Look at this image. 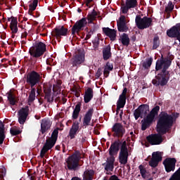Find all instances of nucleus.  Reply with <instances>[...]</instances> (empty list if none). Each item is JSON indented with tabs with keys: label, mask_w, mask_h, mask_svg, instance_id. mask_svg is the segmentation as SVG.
Segmentation results:
<instances>
[{
	"label": "nucleus",
	"mask_w": 180,
	"mask_h": 180,
	"mask_svg": "<svg viewBox=\"0 0 180 180\" xmlns=\"http://www.w3.org/2000/svg\"><path fill=\"white\" fill-rule=\"evenodd\" d=\"M174 9V4L169 1L167 4V6L165 8V11L168 13L171 12Z\"/></svg>",
	"instance_id": "obj_45"
},
{
	"label": "nucleus",
	"mask_w": 180,
	"mask_h": 180,
	"mask_svg": "<svg viewBox=\"0 0 180 180\" xmlns=\"http://www.w3.org/2000/svg\"><path fill=\"white\" fill-rule=\"evenodd\" d=\"M46 52V44L39 41L37 42L34 46L30 49V54L32 57L37 58L41 57Z\"/></svg>",
	"instance_id": "obj_5"
},
{
	"label": "nucleus",
	"mask_w": 180,
	"mask_h": 180,
	"mask_svg": "<svg viewBox=\"0 0 180 180\" xmlns=\"http://www.w3.org/2000/svg\"><path fill=\"white\" fill-rule=\"evenodd\" d=\"M176 162V160H175V158H167L163 162L166 172H171V171H174L175 169Z\"/></svg>",
	"instance_id": "obj_16"
},
{
	"label": "nucleus",
	"mask_w": 180,
	"mask_h": 180,
	"mask_svg": "<svg viewBox=\"0 0 180 180\" xmlns=\"http://www.w3.org/2000/svg\"><path fill=\"white\" fill-rule=\"evenodd\" d=\"M139 169H140L141 176H143L144 179H146V178H147V176H148L149 174H148V172H147V170H146V169H144V167H143V165L139 166Z\"/></svg>",
	"instance_id": "obj_38"
},
{
	"label": "nucleus",
	"mask_w": 180,
	"mask_h": 180,
	"mask_svg": "<svg viewBox=\"0 0 180 180\" xmlns=\"http://www.w3.org/2000/svg\"><path fill=\"white\" fill-rule=\"evenodd\" d=\"M137 6V0H127L125 4L121 7V12L122 13H127L129 9H133Z\"/></svg>",
	"instance_id": "obj_15"
},
{
	"label": "nucleus",
	"mask_w": 180,
	"mask_h": 180,
	"mask_svg": "<svg viewBox=\"0 0 180 180\" xmlns=\"http://www.w3.org/2000/svg\"><path fill=\"white\" fill-rule=\"evenodd\" d=\"M158 161L155 160V156H153V158H152L151 160L149 162V165H150L153 168H155L157 165H158Z\"/></svg>",
	"instance_id": "obj_40"
},
{
	"label": "nucleus",
	"mask_w": 180,
	"mask_h": 180,
	"mask_svg": "<svg viewBox=\"0 0 180 180\" xmlns=\"http://www.w3.org/2000/svg\"><path fill=\"white\" fill-rule=\"evenodd\" d=\"M147 140L152 146H157L162 143V136L160 134H153L148 136Z\"/></svg>",
	"instance_id": "obj_19"
},
{
	"label": "nucleus",
	"mask_w": 180,
	"mask_h": 180,
	"mask_svg": "<svg viewBox=\"0 0 180 180\" xmlns=\"http://www.w3.org/2000/svg\"><path fill=\"white\" fill-rule=\"evenodd\" d=\"M127 94V89L124 88L122 91L121 95H120L119 99L117 102V113H119V110L122 109V108H124V105H126V95Z\"/></svg>",
	"instance_id": "obj_14"
},
{
	"label": "nucleus",
	"mask_w": 180,
	"mask_h": 180,
	"mask_svg": "<svg viewBox=\"0 0 180 180\" xmlns=\"http://www.w3.org/2000/svg\"><path fill=\"white\" fill-rule=\"evenodd\" d=\"M98 15V13H96V11H93V12L89 13L87 15V20L88 23H92L95 19H96V16Z\"/></svg>",
	"instance_id": "obj_33"
},
{
	"label": "nucleus",
	"mask_w": 180,
	"mask_h": 180,
	"mask_svg": "<svg viewBox=\"0 0 180 180\" xmlns=\"http://www.w3.org/2000/svg\"><path fill=\"white\" fill-rule=\"evenodd\" d=\"M94 98V91L92 89L89 88L86 90L85 94H84V102L85 103H88L91 99Z\"/></svg>",
	"instance_id": "obj_27"
},
{
	"label": "nucleus",
	"mask_w": 180,
	"mask_h": 180,
	"mask_svg": "<svg viewBox=\"0 0 180 180\" xmlns=\"http://www.w3.org/2000/svg\"><path fill=\"white\" fill-rule=\"evenodd\" d=\"M4 124L2 122H0V144L4 143V140H5V134H4Z\"/></svg>",
	"instance_id": "obj_35"
},
{
	"label": "nucleus",
	"mask_w": 180,
	"mask_h": 180,
	"mask_svg": "<svg viewBox=\"0 0 180 180\" xmlns=\"http://www.w3.org/2000/svg\"><path fill=\"white\" fill-rule=\"evenodd\" d=\"M36 98V89H32L30 94L29 101H33Z\"/></svg>",
	"instance_id": "obj_41"
},
{
	"label": "nucleus",
	"mask_w": 180,
	"mask_h": 180,
	"mask_svg": "<svg viewBox=\"0 0 180 180\" xmlns=\"http://www.w3.org/2000/svg\"><path fill=\"white\" fill-rule=\"evenodd\" d=\"M113 70V65L110 63H107L104 67V75L105 77H108L110 71Z\"/></svg>",
	"instance_id": "obj_31"
},
{
	"label": "nucleus",
	"mask_w": 180,
	"mask_h": 180,
	"mask_svg": "<svg viewBox=\"0 0 180 180\" xmlns=\"http://www.w3.org/2000/svg\"><path fill=\"white\" fill-rule=\"evenodd\" d=\"M121 41L124 46H129V43H130V39H129V36L126 34H123L121 36Z\"/></svg>",
	"instance_id": "obj_34"
},
{
	"label": "nucleus",
	"mask_w": 180,
	"mask_h": 180,
	"mask_svg": "<svg viewBox=\"0 0 180 180\" xmlns=\"http://www.w3.org/2000/svg\"><path fill=\"white\" fill-rule=\"evenodd\" d=\"M85 61V54L81 52L77 53L72 58V64L74 66L77 67V65H79L82 64Z\"/></svg>",
	"instance_id": "obj_20"
},
{
	"label": "nucleus",
	"mask_w": 180,
	"mask_h": 180,
	"mask_svg": "<svg viewBox=\"0 0 180 180\" xmlns=\"http://www.w3.org/2000/svg\"><path fill=\"white\" fill-rule=\"evenodd\" d=\"M169 78V73H168V72H162V74H158L156 76V79H153L152 82L153 85H161L162 86H164V85H167Z\"/></svg>",
	"instance_id": "obj_7"
},
{
	"label": "nucleus",
	"mask_w": 180,
	"mask_h": 180,
	"mask_svg": "<svg viewBox=\"0 0 180 180\" xmlns=\"http://www.w3.org/2000/svg\"><path fill=\"white\" fill-rule=\"evenodd\" d=\"M130 134L132 135V134H133V131H131V132H130Z\"/></svg>",
	"instance_id": "obj_51"
},
{
	"label": "nucleus",
	"mask_w": 180,
	"mask_h": 180,
	"mask_svg": "<svg viewBox=\"0 0 180 180\" xmlns=\"http://www.w3.org/2000/svg\"><path fill=\"white\" fill-rule=\"evenodd\" d=\"M117 151H119V143L115 142L111 145L109 152L110 157L107 159L106 162L104 164L105 165V171H113V165L115 164V157L113 155H116Z\"/></svg>",
	"instance_id": "obj_3"
},
{
	"label": "nucleus",
	"mask_w": 180,
	"mask_h": 180,
	"mask_svg": "<svg viewBox=\"0 0 180 180\" xmlns=\"http://www.w3.org/2000/svg\"><path fill=\"white\" fill-rule=\"evenodd\" d=\"M87 23L86 18H83L77 21L72 27V34H78L81 30H84V27L86 26Z\"/></svg>",
	"instance_id": "obj_11"
},
{
	"label": "nucleus",
	"mask_w": 180,
	"mask_h": 180,
	"mask_svg": "<svg viewBox=\"0 0 180 180\" xmlns=\"http://www.w3.org/2000/svg\"><path fill=\"white\" fill-rule=\"evenodd\" d=\"M169 65H171V61L169 60L161 58L156 62L155 70L156 71H160V70L162 72H168L167 70H168Z\"/></svg>",
	"instance_id": "obj_9"
},
{
	"label": "nucleus",
	"mask_w": 180,
	"mask_h": 180,
	"mask_svg": "<svg viewBox=\"0 0 180 180\" xmlns=\"http://www.w3.org/2000/svg\"><path fill=\"white\" fill-rule=\"evenodd\" d=\"M11 134H12V136H16L17 134H19V133H20V131L19 130L15 129H11L10 130Z\"/></svg>",
	"instance_id": "obj_46"
},
{
	"label": "nucleus",
	"mask_w": 180,
	"mask_h": 180,
	"mask_svg": "<svg viewBox=\"0 0 180 180\" xmlns=\"http://www.w3.org/2000/svg\"><path fill=\"white\" fill-rule=\"evenodd\" d=\"M127 158H129V150L126 146V142H124L119 154V161L120 164H123L124 165L127 164Z\"/></svg>",
	"instance_id": "obj_10"
},
{
	"label": "nucleus",
	"mask_w": 180,
	"mask_h": 180,
	"mask_svg": "<svg viewBox=\"0 0 180 180\" xmlns=\"http://www.w3.org/2000/svg\"><path fill=\"white\" fill-rule=\"evenodd\" d=\"M155 157V160L158 161L160 162L161 160H162V154L161 152H154L152 154V158H154Z\"/></svg>",
	"instance_id": "obj_36"
},
{
	"label": "nucleus",
	"mask_w": 180,
	"mask_h": 180,
	"mask_svg": "<svg viewBox=\"0 0 180 180\" xmlns=\"http://www.w3.org/2000/svg\"><path fill=\"white\" fill-rule=\"evenodd\" d=\"M112 131H114L115 134L117 136V137H122V136L126 133V129H124L123 125L120 123H117L112 127Z\"/></svg>",
	"instance_id": "obj_21"
},
{
	"label": "nucleus",
	"mask_w": 180,
	"mask_h": 180,
	"mask_svg": "<svg viewBox=\"0 0 180 180\" xmlns=\"http://www.w3.org/2000/svg\"><path fill=\"white\" fill-rule=\"evenodd\" d=\"M27 82L33 88L36 84L40 82V75L34 71L31 72L27 75Z\"/></svg>",
	"instance_id": "obj_12"
},
{
	"label": "nucleus",
	"mask_w": 180,
	"mask_h": 180,
	"mask_svg": "<svg viewBox=\"0 0 180 180\" xmlns=\"http://www.w3.org/2000/svg\"><path fill=\"white\" fill-rule=\"evenodd\" d=\"M81 110V107L79 106V105H76L75 108L73 111L72 113V117L73 119H77L78 118V115H79V112Z\"/></svg>",
	"instance_id": "obj_37"
},
{
	"label": "nucleus",
	"mask_w": 180,
	"mask_h": 180,
	"mask_svg": "<svg viewBox=\"0 0 180 180\" xmlns=\"http://www.w3.org/2000/svg\"><path fill=\"white\" fill-rule=\"evenodd\" d=\"M71 180H81V179L78 177H73Z\"/></svg>",
	"instance_id": "obj_49"
},
{
	"label": "nucleus",
	"mask_w": 180,
	"mask_h": 180,
	"mask_svg": "<svg viewBox=\"0 0 180 180\" xmlns=\"http://www.w3.org/2000/svg\"><path fill=\"white\" fill-rule=\"evenodd\" d=\"M27 116H29V108L26 107L18 111V122L20 124H23L26 122Z\"/></svg>",
	"instance_id": "obj_18"
},
{
	"label": "nucleus",
	"mask_w": 180,
	"mask_h": 180,
	"mask_svg": "<svg viewBox=\"0 0 180 180\" xmlns=\"http://www.w3.org/2000/svg\"><path fill=\"white\" fill-rule=\"evenodd\" d=\"M10 27L12 33H18V18L15 17L11 18Z\"/></svg>",
	"instance_id": "obj_29"
},
{
	"label": "nucleus",
	"mask_w": 180,
	"mask_h": 180,
	"mask_svg": "<svg viewBox=\"0 0 180 180\" xmlns=\"http://www.w3.org/2000/svg\"><path fill=\"white\" fill-rule=\"evenodd\" d=\"M93 175H94V170L87 169L84 173L83 180H92Z\"/></svg>",
	"instance_id": "obj_32"
},
{
	"label": "nucleus",
	"mask_w": 180,
	"mask_h": 180,
	"mask_svg": "<svg viewBox=\"0 0 180 180\" xmlns=\"http://www.w3.org/2000/svg\"><path fill=\"white\" fill-rule=\"evenodd\" d=\"M112 56L110 53V46L105 47L103 51V57L104 60H109Z\"/></svg>",
	"instance_id": "obj_30"
},
{
	"label": "nucleus",
	"mask_w": 180,
	"mask_h": 180,
	"mask_svg": "<svg viewBox=\"0 0 180 180\" xmlns=\"http://www.w3.org/2000/svg\"><path fill=\"white\" fill-rule=\"evenodd\" d=\"M8 99L11 103V105H15L16 101L15 100V97L12 94V93L8 94Z\"/></svg>",
	"instance_id": "obj_43"
},
{
	"label": "nucleus",
	"mask_w": 180,
	"mask_h": 180,
	"mask_svg": "<svg viewBox=\"0 0 180 180\" xmlns=\"http://www.w3.org/2000/svg\"><path fill=\"white\" fill-rule=\"evenodd\" d=\"M158 46H160V38L158 37H155L153 39V49H158Z\"/></svg>",
	"instance_id": "obj_42"
},
{
	"label": "nucleus",
	"mask_w": 180,
	"mask_h": 180,
	"mask_svg": "<svg viewBox=\"0 0 180 180\" xmlns=\"http://www.w3.org/2000/svg\"><path fill=\"white\" fill-rule=\"evenodd\" d=\"M135 22L138 29H141V30H143L151 26V22H153V20H151L150 18H141L140 17V15H137L136 17Z\"/></svg>",
	"instance_id": "obj_6"
},
{
	"label": "nucleus",
	"mask_w": 180,
	"mask_h": 180,
	"mask_svg": "<svg viewBox=\"0 0 180 180\" xmlns=\"http://www.w3.org/2000/svg\"><path fill=\"white\" fill-rule=\"evenodd\" d=\"M103 32L106 36H108L110 37V40L113 41L116 39V31L115 30H112L109 27L103 28Z\"/></svg>",
	"instance_id": "obj_26"
},
{
	"label": "nucleus",
	"mask_w": 180,
	"mask_h": 180,
	"mask_svg": "<svg viewBox=\"0 0 180 180\" xmlns=\"http://www.w3.org/2000/svg\"><path fill=\"white\" fill-rule=\"evenodd\" d=\"M89 37H90L89 36H88V35L86 36V39H89Z\"/></svg>",
	"instance_id": "obj_50"
},
{
	"label": "nucleus",
	"mask_w": 180,
	"mask_h": 180,
	"mask_svg": "<svg viewBox=\"0 0 180 180\" xmlns=\"http://www.w3.org/2000/svg\"><path fill=\"white\" fill-rule=\"evenodd\" d=\"M67 32H68V30L66 28H64L63 26L57 27L52 32V36H55L56 37H61V36H67Z\"/></svg>",
	"instance_id": "obj_23"
},
{
	"label": "nucleus",
	"mask_w": 180,
	"mask_h": 180,
	"mask_svg": "<svg viewBox=\"0 0 180 180\" xmlns=\"http://www.w3.org/2000/svg\"><path fill=\"white\" fill-rule=\"evenodd\" d=\"M27 116H29V108L26 107L18 111V122L20 124H23L26 122Z\"/></svg>",
	"instance_id": "obj_17"
},
{
	"label": "nucleus",
	"mask_w": 180,
	"mask_h": 180,
	"mask_svg": "<svg viewBox=\"0 0 180 180\" xmlns=\"http://www.w3.org/2000/svg\"><path fill=\"white\" fill-rule=\"evenodd\" d=\"M58 137V129L53 130L51 137L46 140V143L44 146L42 150H41V157L43 158L44 157V154H46V151L51 150L54 147V144H56V141H57V139Z\"/></svg>",
	"instance_id": "obj_4"
},
{
	"label": "nucleus",
	"mask_w": 180,
	"mask_h": 180,
	"mask_svg": "<svg viewBox=\"0 0 180 180\" xmlns=\"http://www.w3.org/2000/svg\"><path fill=\"white\" fill-rule=\"evenodd\" d=\"M37 0H33L32 2L30 4V12H33L37 7Z\"/></svg>",
	"instance_id": "obj_39"
},
{
	"label": "nucleus",
	"mask_w": 180,
	"mask_h": 180,
	"mask_svg": "<svg viewBox=\"0 0 180 180\" xmlns=\"http://www.w3.org/2000/svg\"><path fill=\"white\" fill-rule=\"evenodd\" d=\"M117 27L119 32H127L129 27L126 25V17L121 15L119 20L117 21Z\"/></svg>",
	"instance_id": "obj_22"
},
{
	"label": "nucleus",
	"mask_w": 180,
	"mask_h": 180,
	"mask_svg": "<svg viewBox=\"0 0 180 180\" xmlns=\"http://www.w3.org/2000/svg\"><path fill=\"white\" fill-rule=\"evenodd\" d=\"M148 110H150V107L148 105H140L134 112L136 120H137L139 117H144L148 112Z\"/></svg>",
	"instance_id": "obj_13"
},
{
	"label": "nucleus",
	"mask_w": 180,
	"mask_h": 180,
	"mask_svg": "<svg viewBox=\"0 0 180 180\" xmlns=\"http://www.w3.org/2000/svg\"><path fill=\"white\" fill-rule=\"evenodd\" d=\"M151 64H153V58H148L145 63L143 64V66L145 68H148V67H151Z\"/></svg>",
	"instance_id": "obj_44"
},
{
	"label": "nucleus",
	"mask_w": 180,
	"mask_h": 180,
	"mask_svg": "<svg viewBox=\"0 0 180 180\" xmlns=\"http://www.w3.org/2000/svg\"><path fill=\"white\" fill-rule=\"evenodd\" d=\"M79 158V153H74L72 156L69 157L66 161L68 169H75L78 167Z\"/></svg>",
	"instance_id": "obj_8"
},
{
	"label": "nucleus",
	"mask_w": 180,
	"mask_h": 180,
	"mask_svg": "<svg viewBox=\"0 0 180 180\" xmlns=\"http://www.w3.org/2000/svg\"><path fill=\"white\" fill-rule=\"evenodd\" d=\"M51 126V122L47 120H43L41 124V133H46V130H49Z\"/></svg>",
	"instance_id": "obj_28"
},
{
	"label": "nucleus",
	"mask_w": 180,
	"mask_h": 180,
	"mask_svg": "<svg viewBox=\"0 0 180 180\" xmlns=\"http://www.w3.org/2000/svg\"><path fill=\"white\" fill-rule=\"evenodd\" d=\"M101 75H102V69L99 68L98 70H97V72L96 74V77L97 78H99V77H101Z\"/></svg>",
	"instance_id": "obj_47"
},
{
	"label": "nucleus",
	"mask_w": 180,
	"mask_h": 180,
	"mask_svg": "<svg viewBox=\"0 0 180 180\" xmlns=\"http://www.w3.org/2000/svg\"><path fill=\"white\" fill-rule=\"evenodd\" d=\"M93 0H86V6H88L89 8H91V6L89 5V4H91V2H92Z\"/></svg>",
	"instance_id": "obj_48"
},
{
	"label": "nucleus",
	"mask_w": 180,
	"mask_h": 180,
	"mask_svg": "<svg viewBox=\"0 0 180 180\" xmlns=\"http://www.w3.org/2000/svg\"><path fill=\"white\" fill-rule=\"evenodd\" d=\"M94 113V109H89L87 112L86 113L84 121H83V126H88L89 123H91V120L92 119V115Z\"/></svg>",
	"instance_id": "obj_25"
},
{
	"label": "nucleus",
	"mask_w": 180,
	"mask_h": 180,
	"mask_svg": "<svg viewBox=\"0 0 180 180\" xmlns=\"http://www.w3.org/2000/svg\"><path fill=\"white\" fill-rule=\"evenodd\" d=\"M160 110V106L157 105L153 108L149 114L146 115L142 120H141V129L146 130L153 122L155 121V117L158 115V111Z\"/></svg>",
	"instance_id": "obj_2"
},
{
	"label": "nucleus",
	"mask_w": 180,
	"mask_h": 180,
	"mask_svg": "<svg viewBox=\"0 0 180 180\" xmlns=\"http://www.w3.org/2000/svg\"><path fill=\"white\" fill-rule=\"evenodd\" d=\"M172 116L167 112H162L157 124V131L159 134H164L172 126Z\"/></svg>",
	"instance_id": "obj_1"
},
{
	"label": "nucleus",
	"mask_w": 180,
	"mask_h": 180,
	"mask_svg": "<svg viewBox=\"0 0 180 180\" xmlns=\"http://www.w3.org/2000/svg\"><path fill=\"white\" fill-rule=\"evenodd\" d=\"M79 131V123L75 122L73 123L70 132H69V137L70 139H75V136H77V133Z\"/></svg>",
	"instance_id": "obj_24"
}]
</instances>
